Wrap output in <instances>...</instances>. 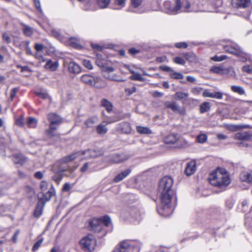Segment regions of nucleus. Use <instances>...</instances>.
I'll list each match as a JSON object with an SVG mask.
<instances>
[{
  "instance_id": "obj_1",
  "label": "nucleus",
  "mask_w": 252,
  "mask_h": 252,
  "mask_svg": "<svg viewBox=\"0 0 252 252\" xmlns=\"http://www.w3.org/2000/svg\"><path fill=\"white\" fill-rule=\"evenodd\" d=\"M173 185V179L170 176H166L160 180L158 185L161 206L157 210L160 215L165 217H169L172 212L170 206L171 200L175 195Z\"/></svg>"
},
{
  "instance_id": "obj_2",
  "label": "nucleus",
  "mask_w": 252,
  "mask_h": 252,
  "mask_svg": "<svg viewBox=\"0 0 252 252\" xmlns=\"http://www.w3.org/2000/svg\"><path fill=\"white\" fill-rule=\"evenodd\" d=\"M209 181L211 185L214 186L222 188L225 187L230 184V178L225 169L218 168L210 173Z\"/></svg>"
},
{
  "instance_id": "obj_3",
  "label": "nucleus",
  "mask_w": 252,
  "mask_h": 252,
  "mask_svg": "<svg viewBox=\"0 0 252 252\" xmlns=\"http://www.w3.org/2000/svg\"><path fill=\"white\" fill-rule=\"evenodd\" d=\"M86 152V150L78 151L69 156L64 157L63 159L56 163L55 165V166L58 167L57 171L63 172L65 171L67 169V166H63V165L66 164L67 162L76 159L78 157H81L84 156V157L82 158L83 159H89L92 158V157L90 156L91 155V153H88Z\"/></svg>"
},
{
  "instance_id": "obj_4",
  "label": "nucleus",
  "mask_w": 252,
  "mask_h": 252,
  "mask_svg": "<svg viewBox=\"0 0 252 252\" xmlns=\"http://www.w3.org/2000/svg\"><path fill=\"white\" fill-rule=\"evenodd\" d=\"M140 244L132 240H124L117 246L112 252H139Z\"/></svg>"
},
{
  "instance_id": "obj_5",
  "label": "nucleus",
  "mask_w": 252,
  "mask_h": 252,
  "mask_svg": "<svg viewBox=\"0 0 252 252\" xmlns=\"http://www.w3.org/2000/svg\"><path fill=\"white\" fill-rule=\"evenodd\" d=\"M103 225L109 227L111 225V219L108 216H105L102 218L93 219L90 222L91 229L95 232H99L102 229Z\"/></svg>"
},
{
  "instance_id": "obj_6",
  "label": "nucleus",
  "mask_w": 252,
  "mask_h": 252,
  "mask_svg": "<svg viewBox=\"0 0 252 252\" xmlns=\"http://www.w3.org/2000/svg\"><path fill=\"white\" fill-rule=\"evenodd\" d=\"M48 118L50 124L49 129L47 130V132L50 137H53L55 135L54 130H56L59 125L61 124L62 120L59 116L53 113L49 114Z\"/></svg>"
},
{
  "instance_id": "obj_7",
  "label": "nucleus",
  "mask_w": 252,
  "mask_h": 252,
  "mask_svg": "<svg viewBox=\"0 0 252 252\" xmlns=\"http://www.w3.org/2000/svg\"><path fill=\"white\" fill-rule=\"evenodd\" d=\"M80 244L84 251L92 252L95 248L96 240L93 235L89 234L80 241Z\"/></svg>"
},
{
  "instance_id": "obj_8",
  "label": "nucleus",
  "mask_w": 252,
  "mask_h": 252,
  "mask_svg": "<svg viewBox=\"0 0 252 252\" xmlns=\"http://www.w3.org/2000/svg\"><path fill=\"white\" fill-rule=\"evenodd\" d=\"M175 3V6L171 5L170 1H166L164 2V8L168 10V12L171 14H177L179 12L181 8V3L180 0H174Z\"/></svg>"
},
{
  "instance_id": "obj_9",
  "label": "nucleus",
  "mask_w": 252,
  "mask_h": 252,
  "mask_svg": "<svg viewBox=\"0 0 252 252\" xmlns=\"http://www.w3.org/2000/svg\"><path fill=\"white\" fill-rule=\"evenodd\" d=\"M164 106L166 108H169L174 112L177 113L180 115H186L185 107H180L179 105L175 101H166L164 103Z\"/></svg>"
},
{
  "instance_id": "obj_10",
  "label": "nucleus",
  "mask_w": 252,
  "mask_h": 252,
  "mask_svg": "<svg viewBox=\"0 0 252 252\" xmlns=\"http://www.w3.org/2000/svg\"><path fill=\"white\" fill-rule=\"evenodd\" d=\"M131 158V155L127 153L115 154L110 157L109 161L113 163H119L124 162Z\"/></svg>"
},
{
  "instance_id": "obj_11",
  "label": "nucleus",
  "mask_w": 252,
  "mask_h": 252,
  "mask_svg": "<svg viewBox=\"0 0 252 252\" xmlns=\"http://www.w3.org/2000/svg\"><path fill=\"white\" fill-rule=\"evenodd\" d=\"M225 50L226 51L235 55L237 57L240 58L242 61H245L246 60V54L243 52L239 47H228L226 46L225 47Z\"/></svg>"
},
{
  "instance_id": "obj_12",
  "label": "nucleus",
  "mask_w": 252,
  "mask_h": 252,
  "mask_svg": "<svg viewBox=\"0 0 252 252\" xmlns=\"http://www.w3.org/2000/svg\"><path fill=\"white\" fill-rule=\"evenodd\" d=\"M44 192L39 193L38 194V198L39 201L45 205V203L50 200L51 198L54 195L55 193L54 190H49L46 191V192Z\"/></svg>"
},
{
  "instance_id": "obj_13",
  "label": "nucleus",
  "mask_w": 252,
  "mask_h": 252,
  "mask_svg": "<svg viewBox=\"0 0 252 252\" xmlns=\"http://www.w3.org/2000/svg\"><path fill=\"white\" fill-rule=\"evenodd\" d=\"M232 6L236 8H245L251 5V0H231Z\"/></svg>"
},
{
  "instance_id": "obj_14",
  "label": "nucleus",
  "mask_w": 252,
  "mask_h": 252,
  "mask_svg": "<svg viewBox=\"0 0 252 252\" xmlns=\"http://www.w3.org/2000/svg\"><path fill=\"white\" fill-rule=\"evenodd\" d=\"M81 81L84 83L92 85L100 81V77L97 76H92L88 74H84L81 76Z\"/></svg>"
},
{
  "instance_id": "obj_15",
  "label": "nucleus",
  "mask_w": 252,
  "mask_h": 252,
  "mask_svg": "<svg viewBox=\"0 0 252 252\" xmlns=\"http://www.w3.org/2000/svg\"><path fill=\"white\" fill-rule=\"evenodd\" d=\"M202 95L204 97H208L218 99L222 98L223 93L220 92H211L208 90H205L203 93Z\"/></svg>"
},
{
  "instance_id": "obj_16",
  "label": "nucleus",
  "mask_w": 252,
  "mask_h": 252,
  "mask_svg": "<svg viewBox=\"0 0 252 252\" xmlns=\"http://www.w3.org/2000/svg\"><path fill=\"white\" fill-rule=\"evenodd\" d=\"M11 157L12 160L16 164L22 165L26 162V158L22 154H15Z\"/></svg>"
},
{
  "instance_id": "obj_17",
  "label": "nucleus",
  "mask_w": 252,
  "mask_h": 252,
  "mask_svg": "<svg viewBox=\"0 0 252 252\" xmlns=\"http://www.w3.org/2000/svg\"><path fill=\"white\" fill-rule=\"evenodd\" d=\"M196 162L195 161H191L188 163L185 170V173L187 176H190L196 171Z\"/></svg>"
},
{
  "instance_id": "obj_18",
  "label": "nucleus",
  "mask_w": 252,
  "mask_h": 252,
  "mask_svg": "<svg viewBox=\"0 0 252 252\" xmlns=\"http://www.w3.org/2000/svg\"><path fill=\"white\" fill-rule=\"evenodd\" d=\"M131 172V169L130 168L126 169V170L123 171L120 174H118L114 179V182L115 183H118L123 180H124L125 178H126L127 176L129 175V174Z\"/></svg>"
},
{
  "instance_id": "obj_19",
  "label": "nucleus",
  "mask_w": 252,
  "mask_h": 252,
  "mask_svg": "<svg viewBox=\"0 0 252 252\" xmlns=\"http://www.w3.org/2000/svg\"><path fill=\"white\" fill-rule=\"evenodd\" d=\"M115 70V68L112 66H109L107 68H104L103 70H102V74L103 76L106 79H109L110 80H114L115 77L116 75L113 76H110L109 75V73L112 72Z\"/></svg>"
},
{
  "instance_id": "obj_20",
  "label": "nucleus",
  "mask_w": 252,
  "mask_h": 252,
  "mask_svg": "<svg viewBox=\"0 0 252 252\" xmlns=\"http://www.w3.org/2000/svg\"><path fill=\"white\" fill-rule=\"evenodd\" d=\"M118 130L121 131L124 133H129L131 132V128L129 124L128 123L123 122L118 125Z\"/></svg>"
},
{
  "instance_id": "obj_21",
  "label": "nucleus",
  "mask_w": 252,
  "mask_h": 252,
  "mask_svg": "<svg viewBox=\"0 0 252 252\" xmlns=\"http://www.w3.org/2000/svg\"><path fill=\"white\" fill-rule=\"evenodd\" d=\"M251 135L247 132H238L234 135L235 139L240 141H247L250 139Z\"/></svg>"
},
{
  "instance_id": "obj_22",
  "label": "nucleus",
  "mask_w": 252,
  "mask_h": 252,
  "mask_svg": "<svg viewBox=\"0 0 252 252\" xmlns=\"http://www.w3.org/2000/svg\"><path fill=\"white\" fill-rule=\"evenodd\" d=\"M241 180L249 183H252V172H243L240 176Z\"/></svg>"
},
{
  "instance_id": "obj_23",
  "label": "nucleus",
  "mask_w": 252,
  "mask_h": 252,
  "mask_svg": "<svg viewBox=\"0 0 252 252\" xmlns=\"http://www.w3.org/2000/svg\"><path fill=\"white\" fill-rule=\"evenodd\" d=\"M181 3V8L179 12H191L193 10L190 9V4L189 1L185 0H183Z\"/></svg>"
},
{
  "instance_id": "obj_24",
  "label": "nucleus",
  "mask_w": 252,
  "mask_h": 252,
  "mask_svg": "<svg viewBox=\"0 0 252 252\" xmlns=\"http://www.w3.org/2000/svg\"><path fill=\"white\" fill-rule=\"evenodd\" d=\"M59 66V63L58 61L53 62L52 60H48L45 65V67L46 69H49L51 71H55L57 69Z\"/></svg>"
},
{
  "instance_id": "obj_25",
  "label": "nucleus",
  "mask_w": 252,
  "mask_h": 252,
  "mask_svg": "<svg viewBox=\"0 0 252 252\" xmlns=\"http://www.w3.org/2000/svg\"><path fill=\"white\" fill-rule=\"evenodd\" d=\"M88 153H91L90 157L92 158H96L97 157L101 156L103 154L104 151L102 149H88L86 150V152Z\"/></svg>"
},
{
  "instance_id": "obj_26",
  "label": "nucleus",
  "mask_w": 252,
  "mask_h": 252,
  "mask_svg": "<svg viewBox=\"0 0 252 252\" xmlns=\"http://www.w3.org/2000/svg\"><path fill=\"white\" fill-rule=\"evenodd\" d=\"M68 69L70 72L77 74L81 71L79 65L74 62L69 63Z\"/></svg>"
},
{
  "instance_id": "obj_27",
  "label": "nucleus",
  "mask_w": 252,
  "mask_h": 252,
  "mask_svg": "<svg viewBox=\"0 0 252 252\" xmlns=\"http://www.w3.org/2000/svg\"><path fill=\"white\" fill-rule=\"evenodd\" d=\"M44 205V204L38 201L34 212V216L35 217L39 218L42 215Z\"/></svg>"
},
{
  "instance_id": "obj_28",
  "label": "nucleus",
  "mask_w": 252,
  "mask_h": 252,
  "mask_svg": "<svg viewBox=\"0 0 252 252\" xmlns=\"http://www.w3.org/2000/svg\"><path fill=\"white\" fill-rule=\"evenodd\" d=\"M24 35L27 37L31 36L33 33V29L27 25H23L22 28Z\"/></svg>"
},
{
  "instance_id": "obj_29",
  "label": "nucleus",
  "mask_w": 252,
  "mask_h": 252,
  "mask_svg": "<svg viewBox=\"0 0 252 252\" xmlns=\"http://www.w3.org/2000/svg\"><path fill=\"white\" fill-rule=\"evenodd\" d=\"M101 105L104 107L108 112H110L112 110L113 105L107 99L103 98L101 100Z\"/></svg>"
},
{
  "instance_id": "obj_30",
  "label": "nucleus",
  "mask_w": 252,
  "mask_h": 252,
  "mask_svg": "<svg viewBox=\"0 0 252 252\" xmlns=\"http://www.w3.org/2000/svg\"><path fill=\"white\" fill-rule=\"evenodd\" d=\"M177 134H170L166 136L164 139L165 143L167 144H174L178 139Z\"/></svg>"
},
{
  "instance_id": "obj_31",
  "label": "nucleus",
  "mask_w": 252,
  "mask_h": 252,
  "mask_svg": "<svg viewBox=\"0 0 252 252\" xmlns=\"http://www.w3.org/2000/svg\"><path fill=\"white\" fill-rule=\"evenodd\" d=\"M98 118L96 117H92L87 120L84 124L88 127H92L97 122Z\"/></svg>"
},
{
  "instance_id": "obj_32",
  "label": "nucleus",
  "mask_w": 252,
  "mask_h": 252,
  "mask_svg": "<svg viewBox=\"0 0 252 252\" xmlns=\"http://www.w3.org/2000/svg\"><path fill=\"white\" fill-rule=\"evenodd\" d=\"M231 90L234 93L240 95H244L246 94L245 90L241 86L233 85L231 87Z\"/></svg>"
},
{
  "instance_id": "obj_33",
  "label": "nucleus",
  "mask_w": 252,
  "mask_h": 252,
  "mask_svg": "<svg viewBox=\"0 0 252 252\" xmlns=\"http://www.w3.org/2000/svg\"><path fill=\"white\" fill-rule=\"evenodd\" d=\"M111 0H96V3L99 7L106 8L109 5Z\"/></svg>"
},
{
  "instance_id": "obj_34",
  "label": "nucleus",
  "mask_w": 252,
  "mask_h": 252,
  "mask_svg": "<svg viewBox=\"0 0 252 252\" xmlns=\"http://www.w3.org/2000/svg\"><path fill=\"white\" fill-rule=\"evenodd\" d=\"M210 109V104L208 102H204L200 106V112L204 113Z\"/></svg>"
},
{
  "instance_id": "obj_35",
  "label": "nucleus",
  "mask_w": 252,
  "mask_h": 252,
  "mask_svg": "<svg viewBox=\"0 0 252 252\" xmlns=\"http://www.w3.org/2000/svg\"><path fill=\"white\" fill-rule=\"evenodd\" d=\"M189 94L188 93H184L182 92H178L174 94V98L178 100H182L188 97Z\"/></svg>"
},
{
  "instance_id": "obj_36",
  "label": "nucleus",
  "mask_w": 252,
  "mask_h": 252,
  "mask_svg": "<svg viewBox=\"0 0 252 252\" xmlns=\"http://www.w3.org/2000/svg\"><path fill=\"white\" fill-rule=\"evenodd\" d=\"M37 124V120L34 118L29 117L27 120V124L30 128L36 127Z\"/></svg>"
},
{
  "instance_id": "obj_37",
  "label": "nucleus",
  "mask_w": 252,
  "mask_h": 252,
  "mask_svg": "<svg viewBox=\"0 0 252 252\" xmlns=\"http://www.w3.org/2000/svg\"><path fill=\"white\" fill-rule=\"evenodd\" d=\"M136 129L139 133L141 134H150L152 133L151 129L147 127L137 126Z\"/></svg>"
},
{
  "instance_id": "obj_38",
  "label": "nucleus",
  "mask_w": 252,
  "mask_h": 252,
  "mask_svg": "<svg viewBox=\"0 0 252 252\" xmlns=\"http://www.w3.org/2000/svg\"><path fill=\"white\" fill-rule=\"evenodd\" d=\"M96 130L99 134H104L107 132L108 129L105 126L100 124L97 126Z\"/></svg>"
},
{
  "instance_id": "obj_39",
  "label": "nucleus",
  "mask_w": 252,
  "mask_h": 252,
  "mask_svg": "<svg viewBox=\"0 0 252 252\" xmlns=\"http://www.w3.org/2000/svg\"><path fill=\"white\" fill-rule=\"evenodd\" d=\"M182 56L189 62H193L195 58V55L192 53H184L182 54Z\"/></svg>"
},
{
  "instance_id": "obj_40",
  "label": "nucleus",
  "mask_w": 252,
  "mask_h": 252,
  "mask_svg": "<svg viewBox=\"0 0 252 252\" xmlns=\"http://www.w3.org/2000/svg\"><path fill=\"white\" fill-rule=\"evenodd\" d=\"M211 71L214 73H218V74H223L226 72V70L224 69L223 67L221 66H213Z\"/></svg>"
},
{
  "instance_id": "obj_41",
  "label": "nucleus",
  "mask_w": 252,
  "mask_h": 252,
  "mask_svg": "<svg viewBox=\"0 0 252 252\" xmlns=\"http://www.w3.org/2000/svg\"><path fill=\"white\" fill-rule=\"evenodd\" d=\"M130 78L132 80L140 81L142 82L145 80V78L142 77L139 73H136L135 72L132 74V75L130 77Z\"/></svg>"
},
{
  "instance_id": "obj_42",
  "label": "nucleus",
  "mask_w": 252,
  "mask_h": 252,
  "mask_svg": "<svg viewBox=\"0 0 252 252\" xmlns=\"http://www.w3.org/2000/svg\"><path fill=\"white\" fill-rule=\"evenodd\" d=\"M100 81L95 83L94 84H93L92 86L95 87L96 88H104L106 86V83L102 79L100 78Z\"/></svg>"
},
{
  "instance_id": "obj_43",
  "label": "nucleus",
  "mask_w": 252,
  "mask_h": 252,
  "mask_svg": "<svg viewBox=\"0 0 252 252\" xmlns=\"http://www.w3.org/2000/svg\"><path fill=\"white\" fill-rule=\"evenodd\" d=\"M170 77L175 79H181L184 78V75L179 72H173L170 73Z\"/></svg>"
},
{
  "instance_id": "obj_44",
  "label": "nucleus",
  "mask_w": 252,
  "mask_h": 252,
  "mask_svg": "<svg viewBox=\"0 0 252 252\" xmlns=\"http://www.w3.org/2000/svg\"><path fill=\"white\" fill-rule=\"evenodd\" d=\"M197 140L200 143H204L207 139V136L205 134H200L197 136Z\"/></svg>"
},
{
  "instance_id": "obj_45",
  "label": "nucleus",
  "mask_w": 252,
  "mask_h": 252,
  "mask_svg": "<svg viewBox=\"0 0 252 252\" xmlns=\"http://www.w3.org/2000/svg\"><path fill=\"white\" fill-rule=\"evenodd\" d=\"M69 44L72 46L77 48L79 45L78 40L74 37H70L69 39Z\"/></svg>"
},
{
  "instance_id": "obj_46",
  "label": "nucleus",
  "mask_w": 252,
  "mask_h": 252,
  "mask_svg": "<svg viewBox=\"0 0 252 252\" xmlns=\"http://www.w3.org/2000/svg\"><path fill=\"white\" fill-rule=\"evenodd\" d=\"M51 34L53 36L58 39H59L61 36L60 31L56 29H52L51 31Z\"/></svg>"
},
{
  "instance_id": "obj_47",
  "label": "nucleus",
  "mask_w": 252,
  "mask_h": 252,
  "mask_svg": "<svg viewBox=\"0 0 252 252\" xmlns=\"http://www.w3.org/2000/svg\"><path fill=\"white\" fill-rule=\"evenodd\" d=\"M227 58V56L225 55H221L220 56H215L211 58V59L215 62H220L225 60Z\"/></svg>"
},
{
  "instance_id": "obj_48",
  "label": "nucleus",
  "mask_w": 252,
  "mask_h": 252,
  "mask_svg": "<svg viewBox=\"0 0 252 252\" xmlns=\"http://www.w3.org/2000/svg\"><path fill=\"white\" fill-rule=\"evenodd\" d=\"M174 62L178 64L184 65L185 64V60L181 57H176L174 59Z\"/></svg>"
},
{
  "instance_id": "obj_49",
  "label": "nucleus",
  "mask_w": 252,
  "mask_h": 252,
  "mask_svg": "<svg viewBox=\"0 0 252 252\" xmlns=\"http://www.w3.org/2000/svg\"><path fill=\"white\" fill-rule=\"evenodd\" d=\"M96 64L100 68L101 71L103 70L104 68H107L108 66H106L105 63L99 59H97L95 61Z\"/></svg>"
},
{
  "instance_id": "obj_50",
  "label": "nucleus",
  "mask_w": 252,
  "mask_h": 252,
  "mask_svg": "<svg viewBox=\"0 0 252 252\" xmlns=\"http://www.w3.org/2000/svg\"><path fill=\"white\" fill-rule=\"evenodd\" d=\"M83 63L84 66H85L86 68L89 69H92L93 68V65L91 61H90L89 60H84L83 61Z\"/></svg>"
},
{
  "instance_id": "obj_51",
  "label": "nucleus",
  "mask_w": 252,
  "mask_h": 252,
  "mask_svg": "<svg viewBox=\"0 0 252 252\" xmlns=\"http://www.w3.org/2000/svg\"><path fill=\"white\" fill-rule=\"evenodd\" d=\"M42 241L43 240L41 239V240H38V241H37L33 245L32 248V251H37L38 248L40 247L42 243Z\"/></svg>"
},
{
  "instance_id": "obj_52",
  "label": "nucleus",
  "mask_w": 252,
  "mask_h": 252,
  "mask_svg": "<svg viewBox=\"0 0 252 252\" xmlns=\"http://www.w3.org/2000/svg\"><path fill=\"white\" fill-rule=\"evenodd\" d=\"M132 6L135 7H138L142 3V0H131Z\"/></svg>"
},
{
  "instance_id": "obj_53",
  "label": "nucleus",
  "mask_w": 252,
  "mask_h": 252,
  "mask_svg": "<svg viewBox=\"0 0 252 252\" xmlns=\"http://www.w3.org/2000/svg\"><path fill=\"white\" fill-rule=\"evenodd\" d=\"M18 91V88H14L11 90V93H10V97L11 101H12L13 100V98L15 96Z\"/></svg>"
},
{
  "instance_id": "obj_54",
  "label": "nucleus",
  "mask_w": 252,
  "mask_h": 252,
  "mask_svg": "<svg viewBox=\"0 0 252 252\" xmlns=\"http://www.w3.org/2000/svg\"><path fill=\"white\" fill-rule=\"evenodd\" d=\"M243 71L249 74H252V66L250 65H245L242 67Z\"/></svg>"
},
{
  "instance_id": "obj_55",
  "label": "nucleus",
  "mask_w": 252,
  "mask_h": 252,
  "mask_svg": "<svg viewBox=\"0 0 252 252\" xmlns=\"http://www.w3.org/2000/svg\"><path fill=\"white\" fill-rule=\"evenodd\" d=\"M36 94L39 97L42 98L43 99H46L48 97V94L44 92H36Z\"/></svg>"
},
{
  "instance_id": "obj_56",
  "label": "nucleus",
  "mask_w": 252,
  "mask_h": 252,
  "mask_svg": "<svg viewBox=\"0 0 252 252\" xmlns=\"http://www.w3.org/2000/svg\"><path fill=\"white\" fill-rule=\"evenodd\" d=\"M136 91V88L135 87H133L131 89L130 88H126L125 89V92L128 95H130L132 94L133 93L135 92Z\"/></svg>"
},
{
  "instance_id": "obj_57",
  "label": "nucleus",
  "mask_w": 252,
  "mask_h": 252,
  "mask_svg": "<svg viewBox=\"0 0 252 252\" xmlns=\"http://www.w3.org/2000/svg\"><path fill=\"white\" fill-rule=\"evenodd\" d=\"M156 252H171L169 248L162 247L157 248Z\"/></svg>"
},
{
  "instance_id": "obj_58",
  "label": "nucleus",
  "mask_w": 252,
  "mask_h": 252,
  "mask_svg": "<svg viewBox=\"0 0 252 252\" xmlns=\"http://www.w3.org/2000/svg\"><path fill=\"white\" fill-rule=\"evenodd\" d=\"M175 46L178 48H187L188 46L186 42H179L175 44Z\"/></svg>"
},
{
  "instance_id": "obj_59",
  "label": "nucleus",
  "mask_w": 252,
  "mask_h": 252,
  "mask_svg": "<svg viewBox=\"0 0 252 252\" xmlns=\"http://www.w3.org/2000/svg\"><path fill=\"white\" fill-rule=\"evenodd\" d=\"M160 69H161L163 71L168 72H173V70L170 67L165 65L160 66L159 67Z\"/></svg>"
},
{
  "instance_id": "obj_60",
  "label": "nucleus",
  "mask_w": 252,
  "mask_h": 252,
  "mask_svg": "<svg viewBox=\"0 0 252 252\" xmlns=\"http://www.w3.org/2000/svg\"><path fill=\"white\" fill-rule=\"evenodd\" d=\"M48 183L45 181H42L40 184V189L43 191H46L47 189Z\"/></svg>"
},
{
  "instance_id": "obj_61",
  "label": "nucleus",
  "mask_w": 252,
  "mask_h": 252,
  "mask_svg": "<svg viewBox=\"0 0 252 252\" xmlns=\"http://www.w3.org/2000/svg\"><path fill=\"white\" fill-rule=\"evenodd\" d=\"M3 39L7 43H9L11 42V38L7 33H3L2 34Z\"/></svg>"
},
{
  "instance_id": "obj_62",
  "label": "nucleus",
  "mask_w": 252,
  "mask_h": 252,
  "mask_svg": "<svg viewBox=\"0 0 252 252\" xmlns=\"http://www.w3.org/2000/svg\"><path fill=\"white\" fill-rule=\"evenodd\" d=\"M15 124L18 126H23L24 125V121L23 118H20L16 120Z\"/></svg>"
},
{
  "instance_id": "obj_63",
  "label": "nucleus",
  "mask_w": 252,
  "mask_h": 252,
  "mask_svg": "<svg viewBox=\"0 0 252 252\" xmlns=\"http://www.w3.org/2000/svg\"><path fill=\"white\" fill-rule=\"evenodd\" d=\"M44 48V45L41 44L36 43L34 46V48L37 52H40L42 51Z\"/></svg>"
},
{
  "instance_id": "obj_64",
  "label": "nucleus",
  "mask_w": 252,
  "mask_h": 252,
  "mask_svg": "<svg viewBox=\"0 0 252 252\" xmlns=\"http://www.w3.org/2000/svg\"><path fill=\"white\" fill-rule=\"evenodd\" d=\"M202 90V88L200 87H195L192 89L191 92L192 93L195 94H199Z\"/></svg>"
}]
</instances>
